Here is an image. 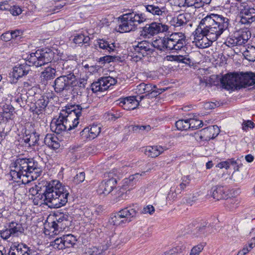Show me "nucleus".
Wrapping results in <instances>:
<instances>
[{"label":"nucleus","instance_id":"1","mask_svg":"<svg viewBox=\"0 0 255 255\" xmlns=\"http://www.w3.org/2000/svg\"><path fill=\"white\" fill-rule=\"evenodd\" d=\"M230 20L222 15L212 13L200 21L195 31L194 42L199 48L210 46L228 29Z\"/></svg>","mask_w":255,"mask_h":255},{"label":"nucleus","instance_id":"2","mask_svg":"<svg viewBox=\"0 0 255 255\" xmlns=\"http://www.w3.org/2000/svg\"><path fill=\"white\" fill-rule=\"evenodd\" d=\"M220 82L223 88L228 91H235L242 88L248 90H255V73L251 72L230 73L224 75L221 78L217 75H212L208 82H203L200 79L201 83H205L206 86L217 85Z\"/></svg>","mask_w":255,"mask_h":255},{"label":"nucleus","instance_id":"3","mask_svg":"<svg viewBox=\"0 0 255 255\" xmlns=\"http://www.w3.org/2000/svg\"><path fill=\"white\" fill-rule=\"evenodd\" d=\"M54 57V53L50 49L37 50L32 53L28 57L29 64L25 63L17 65L13 68V71L9 73L8 81L11 83H16L18 79L26 75L30 70L31 65L40 67L50 62Z\"/></svg>","mask_w":255,"mask_h":255},{"label":"nucleus","instance_id":"4","mask_svg":"<svg viewBox=\"0 0 255 255\" xmlns=\"http://www.w3.org/2000/svg\"><path fill=\"white\" fill-rule=\"evenodd\" d=\"M11 167L13 169H11L10 175L12 180L17 182L22 176L30 178L27 181L28 183L30 180L36 179L42 172L41 166L33 158H18L12 163Z\"/></svg>","mask_w":255,"mask_h":255},{"label":"nucleus","instance_id":"5","mask_svg":"<svg viewBox=\"0 0 255 255\" xmlns=\"http://www.w3.org/2000/svg\"><path fill=\"white\" fill-rule=\"evenodd\" d=\"M69 195V188L62 186L58 180L48 182L45 196L50 208H58L66 205Z\"/></svg>","mask_w":255,"mask_h":255},{"label":"nucleus","instance_id":"6","mask_svg":"<svg viewBox=\"0 0 255 255\" xmlns=\"http://www.w3.org/2000/svg\"><path fill=\"white\" fill-rule=\"evenodd\" d=\"M150 44L153 52L155 49L160 51L180 50L186 46V39L183 33L174 32L167 37L156 39Z\"/></svg>","mask_w":255,"mask_h":255},{"label":"nucleus","instance_id":"7","mask_svg":"<svg viewBox=\"0 0 255 255\" xmlns=\"http://www.w3.org/2000/svg\"><path fill=\"white\" fill-rule=\"evenodd\" d=\"M120 20L117 31L120 33L128 32L134 30L138 24L144 22L146 17L143 13H126L119 17Z\"/></svg>","mask_w":255,"mask_h":255},{"label":"nucleus","instance_id":"8","mask_svg":"<svg viewBox=\"0 0 255 255\" xmlns=\"http://www.w3.org/2000/svg\"><path fill=\"white\" fill-rule=\"evenodd\" d=\"M82 110L81 106L72 105L66 107V110H63L60 115L65 120V123L71 126L72 129L77 127L79 124Z\"/></svg>","mask_w":255,"mask_h":255},{"label":"nucleus","instance_id":"9","mask_svg":"<svg viewBox=\"0 0 255 255\" xmlns=\"http://www.w3.org/2000/svg\"><path fill=\"white\" fill-rule=\"evenodd\" d=\"M168 29V26L166 24L152 22L151 23L146 24L141 28L140 35L144 38H150L158 33L167 31Z\"/></svg>","mask_w":255,"mask_h":255},{"label":"nucleus","instance_id":"10","mask_svg":"<svg viewBox=\"0 0 255 255\" xmlns=\"http://www.w3.org/2000/svg\"><path fill=\"white\" fill-rule=\"evenodd\" d=\"M140 175L138 173H136L123 180L122 185L118 187V190L117 191L116 196L119 200L126 198L127 191H129L133 188Z\"/></svg>","mask_w":255,"mask_h":255},{"label":"nucleus","instance_id":"11","mask_svg":"<svg viewBox=\"0 0 255 255\" xmlns=\"http://www.w3.org/2000/svg\"><path fill=\"white\" fill-rule=\"evenodd\" d=\"M55 220L51 223L50 228L53 229V232L57 234V232L62 231L69 227L72 218L68 213H58L55 214Z\"/></svg>","mask_w":255,"mask_h":255},{"label":"nucleus","instance_id":"12","mask_svg":"<svg viewBox=\"0 0 255 255\" xmlns=\"http://www.w3.org/2000/svg\"><path fill=\"white\" fill-rule=\"evenodd\" d=\"M240 22L244 24H250L255 21V9L243 3L240 5Z\"/></svg>","mask_w":255,"mask_h":255},{"label":"nucleus","instance_id":"13","mask_svg":"<svg viewBox=\"0 0 255 255\" xmlns=\"http://www.w3.org/2000/svg\"><path fill=\"white\" fill-rule=\"evenodd\" d=\"M75 76L73 73L63 75L57 78L54 82V89L59 93L66 90L71 85H75Z\"/></svg>","mask_w":255,"mask_h":255},{"label":"nucleus","instance_id":"14","mask_svg":"<svg viewBox=\"0 0 255 255\" xmlns=\"http://www.w3.org/2000/svg\"><path fill=\"white\" fill-rule=\"evenodd\" d=\"M146 11L154 16H164L167 14V9L164 2L160 0H153L144 5Z\"/></svg>","mask_w":255,"mask_h":255},{"label":"nucleus","instance_id":"15","mask_svg":"<svg viewBox=\"0 0 255 255\" xmlns=\"http://www.w3.org/2000/svg\"><path fill=\"white\" fill-rule=\"evenodd\" d=\"M166 89H167V88L157 89L155 85L152 86L150 84L141 83L136 86V88L135 90L137 96H139L142 94H144V96H149V95H152V96H158L164 92Z\"/></svg>","mask_w":255,"mask_h":255},{"label":"nucleus","instance_id":"16","mask_svg":"<svg viewBox=\"0 0 255 255\" xmlns=\"http://www.w3.org/2000/svg\"><path fill=\"white\" fill-rule=\"evenodd\" d=\"M133 52L135 54V56L140 59L153 53L152 45L146 40L138 42L136 45H133Z\"/></svg>","mask_w":255,"mask_h":255},{"label":"nucleus","instance_id":"17","mask_svg":"<svg viewBox=\"0 0 255 255\" xmlns=\"http://www.w3.org/2000/svg\"><path fill=\"white\" fill-rule=\"evenodd\" d=\"M76 241V238L73 235L68 234L55 239L53 243L52 246L55 249L63 250L65 248L73 247Z\"/></svg>","mask_w":255,"mask_h":255},{"label":"nucleus","instance_id":"18","mask_svg":"<svg viewBox=\"0 0 255 255\" xmlns=\"http://www.w3.org/2000/svg\"><path fill=\"white\" fill-rule=\"evenodd\" d=\"M117 183V179L113 177L108 180H105L99 185L97 193L100 197H104L113 191Z\"/></svg>","mask_w":255,"mask_h":255},{"label":"nucleus","instance_id":"19","mask_svg":"<svg viewBox=\"0 0 255 255\" xmlns=\"http://www.w3.org/2000/svg\"><path fill=\"white\" fill-rule=\"evenodd\" d=\"M50 128L52 131L60 134L66 130H71V127L65 123L63 118L59 114L57 119L54 118L52 120L50 124Z\"/></svg>","mask_w":255,"mask_h":255},{"label":"nucleus","instance_id":"20","mask_svg":"<svg viewBox=\"0 0 255 255\" xmlns=\"http://www.w3.org/2000/svg\"><path fill=\"white\" fill-rule=\"evenodd\" d=\"M189 15L188 13L179 14L177 16L172 17L169 21L171 26L174 27L176 30H179L180 27L187 24L189 21Z\"/></svg>","mask_w":255,"mask_h":255},{"label":"nucleus","instance_id":"21","mask_svg":"<svg viewBox=\"0 0 255 255\" xmlns=\"http://www.w3.org/2000/svg\"><path fill=\"white\" fill-rule=\"evenodd\" d=\"M136 98L137 97H125L124 98L119 100L120 102L118 104L124 107V109L133 110L139 104L138 100Z\"/></svg>","mask_w":255,"mask_h":255},{"label":"nucleus","instance_id":"22","mask_svg":"<svg viewBox=\"0 0 255 255\" xmlns=\"http://www.w3.org/2000/svg\"><path fill=\"white\" fill-rule=\"evenodd\" d=\"M41 97V98L38 99L33 104V106L30 107L31 109L32 110L33 114H36L39 116L42 114V111L47 106L48 103V97Z\"/></svg>","mask_w":255,"mask_h":255},{"label":"nucleus","instance_id":"23","mask_svg":"<svg viewBox=\"0 0 255 255\" xmlns=\"http://www.w3.org/2000/svg\"><path fill=\"white\" fill-rule=\"evenodd\" d=\"M138 206L135 205L130 206L121 209L120 211L124 215L128 223L131 221L132 219L135 218L138 214Z\"/></svg>","mask_w":255,"mask_h":255},{"label":"nucleus","instance_id":"24","mask_svg":"<svg viewBox=\"0 0 255 255\" xmlns=\"http://www.w3.org/2000/svg\"><path fill=\"white\" fill-rule=\"evenodd\" d=\"M32 253L31 250L25 244H18L16 247L11 248L8 255H30Z\"/></svg>","mask_w":255,"mask_h":255},{"label":"nucleus","instance_id":"25","mask_svg":"<svg viewBox=\"0 0 255 255\" xmlns=\"http://www.w3.org/2000/svg\"><path fill=\"white\" fill-rule=\"evenodd\" d=\"M210 195L217 200L225 199L228 196V194L225 191L224 187L221 185L213 186L210 190Z\"/></svg>","mask_w":255,"mask_h":255},{"label":"nucleus","instance_id":"26","mask_svg":"<svg viewBox=\"0 0 255 255\" xmlns=\"http://www.w3.org/2000/svg\"><path fill=\"white\" fill-rule=\"evenodd\" d=\"M115 84V79L111 77H105L101 78L98 81H97V92L104 91L107 90L111 86Z\"/></svg>","mask_w":255,"mask_h":255},{"label":"nucleus","instance_id":"27","mask_svg":"<svg viewBox=\"0 0 255 255\" xmlns=\"http://www.w3.org/2000/svg\"><path fill=\"white\" fill-rule=\"evenodd\" d=\"M56 70L51 67H46L41 73L40 78L42 83L46 84L49 80L54 79L55 77Z\"/></svg>","mask_w":255,"mask_h":255},{"label":"nucleus","instance_id":"28","mask_svg":"<svg viewBox=\"0 0 255 255\" xmlns=\"http://www.w3.org/2000/svg\"><path fill=\"white\" fill-rule=\"evenodd\" d=\"M220 129L218 126L214 125L202 129V132L206 134V139L209 140L215 138L220 133Z\"/></svg>","mask_w":255,"mask_h":255},{"label":"nucleus","instance_id":"29","mask_svg":"<svg viewBox=\"0 0 255 255\" xmlns=\"http://www.w3.org/2000/svg\"><path fill=\"white\" fill-rule=\"evenodd\" d=\"M167 149V148L165 146L156 145L147 147L145 152L148 156L151 157H156Z\"/></svg>","mask_w":255,"mask_h":255},{"label":"nucleus","instance_id":"30","mask_svg":"<svg viewBox=\"0 0 255 255\" xmlns=\"http://www.w3.org/2000/svg\"><path fill=\"white\" fill-rule=\"evenodd\" d=\"M109 222L115 226H121L128 223L126 218L124 217V215H123L121 211L114 214H112Z\"/></svg>","mask_w":255,"mask_h":255},{"label":"nucleus","instance_id":"31","mask_svg":"<svg viewBox=\"0 0 255 255\" xmlns=\"http://www.w3.org/2000/svg\"><path fill=\"white\" fill-rule=\"evenodd\" d=\"M231 100L228 98H224L216 100L215 102H208L204 104V107L206 110L213 109L216 107L223 106L229 104L231 102Z\"/></svg>","mask_w":255,"mask_h":255},{"label":"nucleus","instance_id":"32","mask_svg":"<svg viewBox=\"0 0 255 255\" xmlns=\"http://www.w3.org/2000/svg\"><path fill=\"white\" fill-rule=\"evenodd\" d=\"M57 139V137L51 134H47L44 138V142L48 147L54 149H57L60 147V144Z\"/></svg>","mask_w":255,"mask_h":255},{"label":"nucleus","instance_id":"33","mask_svg":"<svg viewBox=\"0 0 255 255\" xmlns=\"http://www.w3.org/2000/svg\"><path fill=\"white\" fill-rule=\"evenodd\" d=\"M8 228L10 232H11L12 237L17 236L24 231L22 225L14 221L9 223Z\"/></svg>","mask_w":255,"mask_h":255},{"label":"nucleus","instance_id":"34","mask_svg":"<svg viewBox=\"0 0 255 255\" xmlns=\"http://www.w3.org/2000/svg\"><path fill=\"white\" fill-rule=\"evenodd\" d=\"M103 239L100 238L99 242L101 245H99L97 249L98 251L100 250L102 252L107 250L108 248L111 245L112 240H114V238L111 239L107 235L105 237L103 236Z\"/></svg>","mask_w":255,"mask_h":255},{"label":"nucleus","instance_id":"35","mask_svg":"<svg viewBox=\"0 0 255 255\" xmlns=\"http://www.w3.org/2000/svg\"><path fill=\"white\" fill-rule=\"evenodd\" d=\"M190 182L189 176H185L181 179V182L176 188L173 187L174 192L181 196V192L189 185Z\"/></svg>","mask_w":255,"mask_h":255},{"label":"nucleus","instance_id":"36","mask_svg":"<svg viewBox=\"0 0 255 255\" xmlns=\"http://www.w3.org/2000/svg\"><path fill=\"white\" fill-rule=\"evenodd\" d=\"M187 246V244L181 243L168 252H165L164 255H174L182 254L186 252Z\"/></svg>","mask_w":255,"mask_h":255},{"label":"nucleus","instance_id":"37","mask_svg":"<svg viewBox=\"0 0 255 255\" xmlns=\"http://www.w3.org/2000/svg\"><path fill=\"white\" fill-rule=\"evenodd\" d=\"M237 164V162L236 160H235L234 158H231L219 163L216 165V167L219 168L220 169L225 168L226 169H227L231 166H233L235 170H236V169L238 170V166Z\"/></svg>","mask_w":255,"mask_h":255},{"label":"nucleus","instance_id":"38","mask_svg":"<svg viewBox=\"0 0 255 255\" xmlns=\"http://www.w3.org/2000/svg\"><path fill=\"white\" fill-rule=\"evenodd\" d=\"M99 47L101 51L100 52H103L107 53V54L110 53L111 52L114 51L115 46L112 44V46L110 45L107 41L103 39H100L98 41V44Z\"/></svg>","mask_w":255,"mask_h":255},{"label":"nucleus","instance_id":"39","mask_svg":"<svg viewBox=\"0 0 255 255\" xmlns=\"http://www.w3.org/2000/svg\"><path fill=\"white\" fill-rule=\"evenodd\" d=\"M82 135L91 140L96 138V128L94 126L85 128L82 131Z\"/></svg>","mask_w":255,"mask_h":255},{"label":"nucleus","instance_id":"40","mask_svg":"<svg viewBox=\"0 0 255 255\" xmlns=\"http://www.w3.org/2000/svg\"><path fill=\"white\" fill-rule=\"evenodd\" d=\"M226 200L224 203L225 206L229 210H233L236 209L239 203L238 200L235 198H226Z\"/></svg>","mask_w":255,"mask_h":255},{"label":"nucleus","instance_id":"41","mask_svg":"<svg viewBox=\"0 0 255 255\" xmlns=\"http://www.w3.org/2000/svg\"><path fill=\"white\" fill-rule=\"evenodd\" d=\"M189 119L179 120L175 123L177 128L180 130H187L190 128V125L189 123Z\"/></svg>","mask_w":255,"mask_h":255},{"label":"nucleus","instance_id":"42","mask_svg":"<svg viewBox=\"0 0 255 255\" xmlns=\"http://www.w3.org/2000/svg\"><path fill=\"white\" fill-rule=\"evenodd\" d=\"M14 111L13 107L9 105L4 104L2 107V114L3 117L6 119H10Z\"/></svg>","mask_w":255,"mask_h":255},{"label":"nucleus","instance_id":"43","mask_svg":"<svg viewBox=\"0 0 255 255\" xmlns=\"http://www.w3.org/2000/svg\"><path fill=\"white\" fill-rule=\"evenodd\" d=\"M90 38L88 36L85 37L82 34H78L75 36L73 39V42L76 44H81L82 43H87L90 40Z\"/></svg>","mask_w":255,"mask_h":255},{"label":"nucleus","instance_id":"44","mask_svg":"<svg viewBox=\"0 0 255 255\" xmlns=\"http://www.w3.org/2000/svg\"><path fill=\"white\" fill-rule=\"evenodd\" d=\"M210 227L209 226L203 225L202 226L197 227L195 229V232L193 233L197 237L200 236L202 235H205L206 233L209 232Z\"/></svg>","mask_w":255,"mask_h":255},{"label":"nucleus","instance_id":"45","mask_svg":"<svg viewBox=\"0 0 255 255\" xmlns=\"http://www.w3.org/2000/svg\"><path fill=\"white\" fill-rule=\"evenodd\" d=\"M11 42L14 43H17L20 41L22 38V32L19 30H15L11 31Z\"/></svg>","mask_w":255,"mask_h":255},{"label":"nucleus","instance_id":"46","mask_svg":"<svg viewBox=\"0 0 255 255\" xmlns=\"http://www.w3.org/2000/svg\"><path fill=\"white\" fill-rule=\"evenodd\" d=\"M190 127L189 129H195L199 128L203 126V122L201 121L195 119H189V120Z\"/></svg>","mask_w":255,"mask_h":255},{"label":"nucleus","instance_id":"47","mask_svg":"<svg viewBox=\"0 0 255 255\" xmlns=\"http://www.w3.org/2000/svg\"><path fill=\"white\" fill-rule=\"evenodd\" d=\"M48 182H47L45 185L44 186V189L42 190L41 192H39L38 194L36 196V198H38L44 204L46 205L47 206L48 201L46 200L45 193H46V190L47 188V185Z\"/></svg>","mask_w":255,"mask_h":255},{"label":"nucleus","instance_id":"48","mask_svg":"<svg viewBox=\"0 0 255 255\" xmlns=\"http://www.w3.org/2000/svg\"><path fill=\"white\" fill-rule=\"evenodd\" d=\"M29 87V84L27 83H24L23 86L19 87L17 90V94L20 96H23L27 94V88Z\"/></svg>","mask_w":255,"mask_h":255},{"label":"nucleus","instance_id":"49","mask_svg":"<svg viewBox=\"0 0 255 255\" xmlns=\"http://www.w3.org/2000/svg\"><path fill=\"white\" fill-rule=\"evenodd\" d=\"M196 140L201 142L203 140H208L206 139V134L205 133L202 132V130L199 132H195L193 135Z\"/></svg>","mask_w":255,"mask_h":255},{"label":"nucleus","instance_id":"50","mask_svg":"<svg viewBox=\"0 0 255 255\" xmlns=\"http://www.w3.org/2000/svg\"><path fill=\"white\" fill-rule=\"evenodd\" d=\"M85 178V174L84 172H81L74 177V182L76 184H79L84 181Z\"/></svg>","mask_w":255,"mask_h":255},{"label":"nucleus","instance_id":"51","mask_svg":"<svg viewBox=\"0 0 255 255\" xmlns=\"http://www.w3.org/2000/svg\"><path fill=\"white\" fill-rule=\"evenodd\" d=\"M206 245L205 243H202L194 247L192 250L191 251H192L195 254H196L197 255H199L200 253L201 252V251L203 250L204 247Z\"/></svg>","mask_w":255,"mask_h":255},{"label":"nucleus","instance_id":"52","mask_svg":"<svg viewBox=\"0 0 255 255\" xmlns=\"http://www.w3.org/2000/svg\"><path fill=\"white\" fill-rule=\"evenodd\" d=\"M0 237L5 240L9 239L10 237L12 236L11 232H10L8 228L4 230H1L0 231Z\"/></svg>","mask_w":255,"mask_h":255},{"label":"nucleus","instance_id":"53","mask_svg":"<svg viewBox=\"0 0 255 255\" xmlns=\"http://www.w3.org/2000/svg\"><path fill=\"white\" fill-rule=\"evenodd\" d=\"M179 194H177L174 192V190L173 189V187H172L170 189V191L169 192L168 196L167 197V199L169 200H174L177 199L178 197H180Z\"/></svg>","mask_w":255,"mask_h":255},{"label":"nucleus","instance_id":"54","mask_svg":"<svg viewBox=\"0 0 255 255\" xmlns=\"http://www.w3.org/2000/svg\"><path fill=\"white\" fill-rule=\"evenodd\" d=\"M42 189L41 187H39L38 185H35L29 189V193L32 196H34L37 195L39 192L42 191Z\"/></svg>","mask_w":255,"mask_h":255},{"label":"nucleus","instance_id":"55","mask_svg":"<svg viewBox=\"0 0 255 255\" xmlns=\"http://www.w3.org/2000/svg\"><path fill=\"white\" fill-rule=\"evenodd\" d=\"M8 10L13 15H18L22 12L21 8L15 5L12 7L10 6V8L8 9Z\"/></svg>","mask_w":255,"mask_h":255},{"label":"nucleus","instance_id":"56","mask_svg":"<svg viewBox=\"0 0 255 255\" xmlns=\"http://www.w3.org/2000/svg\"><path fill=\"white\" fill-rule=\"evenodd\" d=\"M115 58L113 56L110 55H106L99 58V63H101L102 64H105L106 63H110V62L114 60Z\"/></svg>","mask_w":255,"mask_h":255},{"label":"nucleus","instance_id":"57","mask_svg":"<svg viewBox=\"0 0 255 255\" xmlns=\"http://www.w3.org/2000/svg\"><path fill=\"white\" fill-rule=\"evenodd\" d=\"M248 40V37L247 38H245L243 35L236 37V46L244 45L247 42Z\"/></svg>","mask_w":255,"mask_h":255},{"label":"nucleus","instance_id":"58","mask_svg":"<svg viewBox=\"0 0 255 255\" xmlns=\"http://www.w3.org/2000/svg\"><path fill=\"white\" fill-rule=\"evenodd\" d=\"M154 208L152 205H148L145 207L143 208L142 213L143 214H147L148 213L150 215L152 214L154 212Z\"/></svg>","mask_w":255,"mask_h":255},{"label":"nucleus","instance_id":"59","mask_svg":"<svg viewBox=\"0 0 255 255\" xmlns=\"http://www.w3.org/2000/svg\"><path fill=\"white\" fill-rule=\"evenodd\" d=\"M236 37L228 38L225 42V44L229 47H234L236 46Z\"/></svg>","mask_w":255,"mask_h":255},{"label":"nucleus","instance_id":"60","mask_svg":"<svg viewBox=\"0 0 255 255\" xmlns=\"http://www.w3.org/2000/svg\"><path fill=\"white\" fill-rule=\"evenodd\" d=\"M12 37H11V32L7 31L4 33H3L0 37V39L4 41H11V39Z\"/></svg>","mask_w":255,"mask_h":255},{"label":"nucleus","instance_id":"61","mask_svg":"<svg viewBox=\"0 0 255 255\" xmlns=\"http://www.w3.org/2000/svg\"><path fill=\"white\" fill-rule=\"evenodd\" d=\"M75 85H71V86L74 87V86H78L80 88H84L85 85L86 84L87 80L85 79H80L78 81L76 80V78H75Z\"/></svg>","mask_w":255,"mask_h":255},{"label":"nucleus","instance_id":"62","mask_svg":"<svg viewBox=\"0 0 255 255\" xmlns=\"http://www.w3.org/2000/svg\"><path fill=\"white\" fill-rule=\"evenodd\" d=\"M248 128H254V123L251 121H247L246 122H244L243 124V129L244 130H247Z\"/></svg>","mask_w":255,"mask_h":255},{"label":"nucleus","instance_id":"63","mask_svg":"<svg viewBox=\"0 0 255 255\" xmlns=\"http://www.w3.org/2000/svg\"><path fill=\"white\" fill-rule=\"evenodd\" d=\"M30 141L31 142L29 143L30 145H35L38 140V136L36 135V133H33L32 134L30 135Z\"/></svg>","mask_w":255,"mask_h":255},{"label":"nucleus","instance_id":"64","mask_svg":"<svg viewBox=\"0 0 255 255\" xmlns=\"http://www.w3.org/2000/svg\"><path fill=\"white\" fill-rule=\"evenodd\" d=\"M99 20L100 22L97 25L98 26L101 27L105 25L108 26L109 24V21L106 17H102Z\"/></svg>","mask_w":255,"mask_h":255}]
</instances>
